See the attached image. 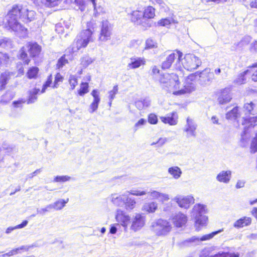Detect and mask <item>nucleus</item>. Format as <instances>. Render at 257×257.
Listing matches in <instances>:
<instances>
[{
    "mask_svg": "<svg viewBox=\"0 0 257 257\" xmlns=\"http://www.w3.org/2000/svg\"><path fill=\"white\" fill-rule=\"evenodd\" d=\"M35 15L36 13L33 10L21 6L14 5L6 18L10 29L17 32L20 37H25L27 30L18 22V19L25 23H28L34 20Z\"/></svg>",
    "mask_w": 257,
    "mask_h": 257,
    "instance_id": "nucleus-1",
    "label": "nucleus"
},
{
    "mask_svg": "<svg viewBox=\"0 0 257 257\" xmlns=\"http://www.w3.org/2000/svg\"><path fill=\"white\" fill-rule=\"evenodd\" d=\"M87 29L82 31L77 37V40L74 42L71 47L68 49L69 52L74 53L77 52L81 48L86 47L89 43L94 41L92 29H93L94 23L90 21L87 23Z\"/></svg>",
    "mask_w": 257,
    "mask_h": 257,
    "instance_id": "nucleus-2",
    "label": "nucleus"
},
{
    "mask_svg": "<svg viewBox=\"0 0 257 257\" xmlns=\"http://www.w3.org/2000/svg\"><path fill=\"white\" fill-rule=\"evenodd\" d=\"M182 73L169 74L161 75L158 79L161 87L166 91L177 95L178 89L180 88L179 76L181 77Z\"/></svg>",
    "mask_w": 257,
    "mask_h": 257,
    "instance_id": "nucleus-3",
    "label": "nucleus"
},
{
    "mask_svg": "<svg viewBox=\"0 0 257 257\" xmlns=\"http://www.w3.org/2000/svg\"><path fill=\"white\" fill-rule=\"evenodd\" d=\"M205 213V206L201 204H197L194 205L192 216L195 218V226L197 231H199L201 228L207 224V217L203 215Z\"/></svg>",
    "mask_w": 257,
    "mask_h": 257,
    "instance_id": "nucleus-4",
    "label": "nucleus"
},
{
    "mask_svg": "<svg viewBox=\"0 0 257 257\" xmlns=\"http://www.w3.org/2000/svg\"><path fill=\"white\" fill-rule=\"evenodd\" d=\"M171 229L170 223L166 220L162 219L153 222L151 225V230L157 236H165Z\"/></svg>",
    "mask_w": 257,
    "mask_h": 257,
    "instance_id": "nucleus-5",
    "label": "nucleus"
},
{
    "mask_svg": "<svg viewBox=\"0 0 257 257\" xmlns=\"http://www.w3.org/2000/svg\"><path fill=\"white\" fill-rule=\"evenodd\" d=\"M182 69L184 68L190 71H194L202 64L201 60L193 54H187L183 58H181Z\"/></svg>",
    "mask_w": 257,
    "mask_h": 257,
    "instance_id": "nucleus-6",
    "label": "nucleus"
},
{
    "mask_svg": "<svg viewBox=\"0 0 257 257\" xmlns=\"http://www.w3.org/2000/svg\"><path fill=\"white\" fill-rule=\"evenodd\" d=\"M183 54L179 51H176L169 54L165 61L162 64V67L163 69L169 68L172 65L173 62L176 60L174 65L175 69L178 70L179 73H182V67L181 64V58L182 57Z\"/></svg>",
    "mask_w": 257,
    "mask_h": 257,
    "instance_id": "nucleus-7",
    "label": "nucleus"
},
{
    "mask_svg": "<svg viewBox=\"0 0 257 257\" xmlns=\"http://www.w3.org/2000/svg\"><path fill=\"white\" fill-rule=\"evenodd\" d=\"M197 73H192L188 76L185 79L184 85L178 89L177 95L190 93L195 90V81L197 79Z\"/></svg>",
    "mask_w": 257,
    "mask_h": 257,
    "instance_id": "nucleus-8",
    "label": "nucleus"
},
{
    "mask_svg": "<svg viewBox=\"0 0 257 257\" xmlns=\"http://www.w3.org/2000/svg\"><path fill=\"white\" fill-rule=\"evenodd\" d=\"M112 27L107 20L101 22V30L98 37L100 41L105 42L109 40L112 34Z\"/></svg>",
    "mask_w": 257,
    "mask_h": 257,
    "instance_id": "nucleus-9",
    "label": "nucleus"
},
{
    "mask_svg": "<svg viewBox=\"0 0 257 257\" xmlns=\"http://www.w3.org/2000/svg\"><path fill=\"white\" fill-rule=\"evenodd\" d=\"M197 127V125L193 119L190 117L187 118L186 123L183 128V132L186 133L187 138L196 137Z\"/></svg>",
    "mask_w": 257,
    "mask_h": 257,
    "instance_id": "nucleus-10",
    "label": "nucleus"
},
{
    "mask_svg": "<svg viewBox=\"0 0 257 257\" xmlns=\"http://www.w3.org/2000/svg\"><path fill=\"white\" fill-rule=\"evenodd\" d=\"M223 229H219L217 231H213L211 233L205 234L201 236H194L185 241L186 243H194L195 244H199L202 241H208L212 239L214 236L217 234L222 232Z\"/></svg>",
    "mask_w": 257,
    "mask_h": 257,
    "instance_id": "nucleus-11",
    "label": "nucleus"
},
{
    "mask_svg": "<svg viewBox=\"0 0 257 257\" xmlns=\"http://www.w3.org/2000/svg\"><path fill=\"white\" fill-rule=\"evenodd\" d=\"M131 20L135 24L142 26L144 28L150 27L151 26V21L145 22L143 13L140 11H134L132 12Z\"/></svg>",
    "mask_w": 257,
    "mask_h": 257,
    "instance_id": "nucleus-12",
    "label": "nucleus"
},
{
    "mask_svg": "<svg viewBox=\"0 0 257 257\" xmlns=\"http://www.w3.org/2000/svg\"><path fill=\"white\" fill-rule=\"evenodd\" d=\"M116 221L124 227V230L127 228L130 222L131 218L124 211L120 209H117L115 214Z\"/></svg>",
    "mask_w": 257,
    "mask_h": 257,
    "instance_id": "nucleus-13",
    "label": "nucleus"
},
{
    "mask_svg": "<svg viewBox=\"0 0 257 257\" xmlns=\"http://www.w3.org/2000/svg\"><path fill=\"white\" fill-rule=\"evenodd\" d=\"M173 200L175 201L180 207L185 209L188 208L191 204L194 203V199L191 195L177 196L173 198Z\"/></svg>",
    "mask_w": 257,
    "mask_h": 257,
    "instance_id": "nucleus-14",
    "label": "nucleus"
},
{
    "mask_svg": "<svg viewBox=\"0 0 257 257\" xmlns=\"http://www.w3.org/2000/svg\"><path fill=\"white\" fill-rule=\"evenodd\" d=\"M199 76V83L202 86L209 85L213 78V74L209 68H206L199 73H196Z\"/></svg>",
    "mask_w": 257,
    "mask_h": 257,
    "instance_id": "nucleus-15",
    "label": "nucleus"
},
{
    "mask_svg": "<svg viewBox=\"0 0 257 257\" xmlns=\"http://www.w3.org/2000/svg\"><path fill=\"white\" fill-rule=\"evenodd\" d=\"M126 194H128L126 191L121 194L113 193L109 196L108 199L113 205L118 207H122L124 204V199L126 196Z\"/></svg>",
    "mask_w": 257,
    "mask_h": 257,
    "instance_id": "nucleus-16",
    "label": "nucleus"
},
{
    "mask_svg": "<svg viewBox=\"0 0 257 257\" xmlns=\"http://www.w3.org/2000/svg\"><path fill=\"white\" fill-rule=\"evenodd\" d=\"M91 95L93 97V101L90 103L88 111L90 113H93L96 111L98 107V105L100 102V97L99 96V92L97 89H94L91 92Z\"/></svg>",
    "mask_w": 257,
    "mask_h": 257,
    "instance_id": "nucleus-17",
    "label": "nucleus"
},
{
    "mask_svg": "<svg viewBox=\"0 0 257 257\" xmlns=\"http://www.w3.org/2000/svg\"><path fill=\"white\" fill-rule=\"evenodd\" d=\"M145 223V216L140 213H137L133 220L131 228L135 231H137L144 226Z\"/></svg>",
    "mask_w": 257,
    "mask_h": 257,
    "instance_id": "nucleus-18",
    "label": "nucleus"
},
{
    "mask_svg": "<svg viewBox=\"0 0 257 257\" xmlns=\"http://www.w3.org/2000/svg\"><path fill=\"white\" fill-rule=\"evenodd\" d=\"M187 221L186 215L179 212L175 214L172 217V222L177 227H181L185 225Z\"/></svg>",
    "mask_w": 257,
    "mask_h": 257,
    "instance_id": "nucleus-19",
    "label": "nucleus"
},
{
    "mask_svg": "<svg viewBox=\"0 0 257 257\" xmlns=\"http://www.w3.org/2000/svg\"><path fill=\"white\" fill-rule=\"evenodd\" d=\"M145 64L146 59L144 57H132L127 67L129 69H135L145 65Z\"/></svg>",
    "mask_w": 257,
    "mask_h": 257,
    "instance_id": "nucleus-20",
    "label": "nucleus"
},
{
    "mask_svg": "<svg viewBox=\"0 0 257 257\" xmlns=\"http://www.w3.org/2000/svg\"><path fill=\"white\" fill-rule=\"evenodd\" d=\"M231 95L229 88H225L222 90L218 97V101L219 104H223L230 101Z\"/></svg>",
    "mask_w": 257,
    "mask_h": 257,
    "instance_id": "nucleus-21",
    "label": "nucleus"
},
{
    "mask_svg": "<svg viewBox=\"0 0 257 257\" xmlns=\"http://www.w3.org/2000/svg\"><path fill=\"white\" fill-rule=\"evenodd\" d=\"M178 116L176 112H173L168 114L166 116L161 117V120L165 123H168L171 125H176L178 123Z\"/></svg>",
    "mask_w": 257,
    "mask_h": 257,
    "instance_id": "nucleus-22",
    "label": "nucleus"
},
{
    "mask_svg": "<svg viewBox=\"0 0 257 257\" xmlns=\"http://www.w3.org/2000/svg\"><path fill=\"white\" fill-rule=\"evenodd\" d=\"M231 178V171L230 170L221 171L216 176V180L221 183L227 184Z\"/></svg>",
    "mask_w": 257,
    "mask_h": 257,
    "instance_id": "nucleus-23",
    "label": "nucleus"
},
{
    "mask_svg": "<svg viewBox=\"0 0 257 257\" xmlns=\"http://www.w3.org/2000/svg\"><path fill=\"white\" fill-rule=\"evenodd\" d=\"M126 195V196L124 199L123 206L126 210L131 211L136 207L137 202L135 198L130 197L129 194Z\"/></svg>",
    "mask_w": 257,
    "mask_h": 257,
    "instance_id": "nucleus-24",
    "label": "nucleus"
},
{
    "mask_svg": "<svg viewBox=\"0 0 257 257\" xmlns=\"http://www.w3.org/2000/svg\"><path fill=\"white\" fill-rule=\"evenodd\" d=\"M30 55L33 57L37 56L41 51V47L36 43H30L27 46Z\"/></svg>",
    "mask_w": 257,
    "mask_h": 257,
    "instance_id": "nucleus-25",
    "label": "nucleus"
},
{
    "mask_svg": "<svg viewBox=\"0 0 257 257\" xmlns=\"http://www.w3.org/2000/svg\"><path fill=\"white\" fill-rule=\"evenodd\" d=\"M251 219L249 217H243L236 220L233 224V226L235 228H242L248 226L251 224Z\"/></svg>",
    "mask_w": 257,
    "mask_h": 257,
    "instance_id": "nucleus-26",
    "label": "nucleus"
},
{
    "mask_svg": "<svg viewBox=\"0 0 257 257\" xmlns=\"http://www.w3.org/2000/svg\"><path fill=\"white\" fill-rule=\"evenodd\" d=\"M158 203L154 201L145 203L143 207L142 210L148 213H154L158 209Z\"/></svg>",
    "mask_w": 257,
    "mask_h": 257,
    "instance_id": "nucleus-27",
    "label": "nucleus"
},
{
    "mask_svg": "<svg viewBox=\"0 0 257 257\" xmlns=\"http://www.w3.org/2000/svg\"><path fill=\"white\" fill-rule=\"evenodd\" d=\"M168 173L175 179H179L182 174L181 169L178 166H173L168 168Z\"/></svg>",
    "mask_w": 257,
    "mask_h": 257,
    "instance_id": "nucleus-28",
    "label": "nucleus"
},
{
    "mask_svg": "<svg viewBox=\"0 0 257 257\" xmlns=\"http://www.w3.org/2000/svg\"><path fill=\"white\" fill-rule=\"evenodd\" d=\"M241 123L242 125H245L246 127H253L257 125V116L250 117L248 118H242Z\"/></svg>",
    "mask_w": 257,
    "mask_h": 257,
    "instance_id": "nucleus-29",
    "label": "nucleus"
},
{
    "mask_svg": "<svg viewBox=\"0 0 257 257\" xmlns=\"http://www.w3.org/2000/svg\"><path fill=\"white\" fill-rule=\"evenodd\" d=\"M143 13L145 22L150 21L148 19H152L155 16V9L152 7H148Z\"/></svg>",
    "mask_w": 257,
    "mask_h": 257,
    "instance_id": "nucleus-30",
    "label": "nucleus"
},
{
    "mask_svg": "<svg viewBox=\"0 0 257 257\" xmlns=\"http://www.w3.org/2000/svg\"><path fill=\"white\" fill-rule=\"evenodd\" d=\"M151 101L148 99L139 100L135 102L136 107L139 110H142L149 107Z\"/></svg>",
    "mask_w": 257,
    "mask_h": 257,
    "instance_id": "nucleus-31",
    "label": "nucleus"
},
{
    "mask_svg": "<svg viewBox=\"0 0 257 257\" xmlns=\"http://www.w3.org/2000/svg\"><path fill=\"white\" fill-rule=\"evenodd\" d=\"M40 91L39 89L34 88L29 92V97L27 100V103L30 104L35 102L37 99V95Z\"/></svg>",
    "mask_w": 257,
    "mask_h": 257,
    "instance_id": "nucleus-32",
    "label": "nucleus"
},
{
    "mask_svg": "<svg viewBox=\"0 0 257 257\" xmlns=\"http://www.w3.org/2000/svg\"><path fill=\"white\" fill-rule=\"evenodd\" d=\"M68 198L66 200L60 199L55 201L54 203L51 204L53 209L56 210H59L62 209L68 202Z\"/></svg>",
    "mask_w": 257,
    "mask_h": 257,
    "instance_id": "nucleus-33",
    "label": "nucleus"
},
{
    "mask_svg": "<svg viewBox=\"0 0 257 257\" xmlns=\"http://www.w3.org/2000/svg\"><path fill=\"white\" fill-rule=\"evenodd\" d=\"M239 115L238 107H234L226 114V118L230 120L236 119Z\"/></svg>",
    "mask_w": 257,
    "mask_h": 257,
    "instance_id": "nucleus-34",
    "label": "nucleus"
},
{
    "mask_svg": "<svg viewBox=\"0 0 257 257\" xmlns=\"http://www.w3.org/2000/svg\"><path fill=\"white\" fill-rule=\"evenodd\" d=\"M249 73V70H246L243 71V72L240 73L237 78L234 80V83L240 85L243 83H244L245 82V76L248 74Z\"/></svg>",
    "mask_w": 257,
    "mask_h": 257,
    "instance_id": "nucleus-35",
    "label": "nucleus"
},
{
    "mask_svg": "<svg viewBox=\"0 0 257 257\" xmlns=\"http://www.w3.org/2000/svg\"><path fill=\"white\" fill-rule=\"evenodd\" d=\"M254 106V102H250V103H246L244 105V108L247 112L255 114L257 113V108H255Z\"/></svg>",
    "mask_w": 257,
    "mask_h": 257,
    "instance_id": "nucleus-36",
    "label": "nucleus"
},
{
    "mask_svg": "<svg viewBox=\"0 0 257 257\" xmlns=\"http://www.w3.org/2000/svg\"><path fill=\"white\" fill-rule=\"evenodd\" d=\"M62 0H42V3L48 7H54L59 5Z\"/></svg>",
    "mask_w": 257,
    "mask_h": 257,
    "instance_id": "nucleus-37",
    "label": "nucleus"
},
{
    "mask_svg": "<svg viewBox=\"0 0 257 257\" xmlns=\"http://www.w3.org/2000/svg\"><path fill=\"white\" fill-rule=\"evenodd\" d=\"M9 79V74L7 72L3 73L0 77V89L2 90L5 88Z\"/></svg>",
    "mask_w": 257,
    "mask_h": 257,
    "instance_id": "nucleus-38",
    "label": "nucleus"
},
{
    "mask_svg": "<svg viewBox=\"0 0 257 257\" xmlns=\"http://www.w3.org/2000/svg\"><path fill=\"white\" fill-rule=\"evenodd\" d=\"M88 83L82 82L80 84V89L78 90V93L80 96H83L88 92Z\"/></svg>",
    "mask_w": 257,
    "mask_h": 257,
    "instance_id": "nucleus-39",
    "label": "nucleus"
},
{
    "mask_svg": "<svg viewBox=\"0 0 257 257\" xmlns=\"http://www.w3.org/2000/svg\"><path fill=\"white\" fill-rule=\"evenodd\" d=\"M118 90L117 85H115L113 86L112 90L108 92L109 105L110 106L111 105L112 100L115 98V95L118 93Z\"/></svg>",
    "mask_w": 257,
    "mask_h": 257,
    "instance_id": "nucleus-40",
    "label": "nucleus"
},
{
    "mask_svg": "<svg viewBox=\"0 0 257 257\" xmlns=\"http://www.w3.org/2000/svg\"><path fill=\"white\" fill-rule=\"evenodd\" d=\"M28 223V221L27 220H24L20 224L17 225L14 227H8L6 230V233L7 234H9L10 233H11L12 231L14 230L15 229L23 228L25 227V226H26L27 225Z\"/></svg>",
    "mask_w": 257,
    "mask_h": 257,
    "instance_id": "nucleus-41",
    "label": "nucleus"
},
{
    "mask_svg": "<svg viewBox=\"0 0 257 257\" xmlns=\"http://www.w3.org/2000/svg\"><path fill=\"white\" fill-rule=\"evenodd\" d=\"M39 71L38 68L36 67H32L30 68L27 73V77L29 79L35 78L36 77Z\"/></svg>",
    "mask_w": 257,
    "mask_h": 257,
    "instance_id": "nucleus-42",
    "label": "nucleus"
},
{
    "mask_svg": "<svg viewBox=\"0 0 257 257\" xmlns=\"http://www.w3.org/2000/svg\"><path fill=\"white\" fill-rule=\"evenodd\" d=\"M26 49L25 47H23L20 51V58L24 61V63L25 64H29L30 60L29 59L27 54L26 52Z\"/></svg>",
    "mask_w": 257,
    "mask_h": 257,
    "instance_id": "nucleus-43",
    "label": "nucleus"
},
{
    "mask_svg": "<svg viewBox=\"0 0 257 257\" xmlns=\"http://www.w3.org/2000/svg\"><path fill=\"white\" fill-rule=\"evenodd\" d=\"M248 74H251V79L254 82L257 81V63L253 65L251 68L248 70Z\"/></svg>",
    "mask_w": 257,
    "mask_h": 257,
    "instance_id": "nucleus-44",
    "label": "nucleus"
},
{
    "mask_svg": "<svg viewBox=\"0 0 257 257\" xmlns=\"http://www.w3.org/2000/svg\"><path fill=\"white\" fill-rule=\"evenodd\" d=\"M248 74H251V79L254 82L257 81V63L253 65L251 68L248 70Z\"/></svg>",
    "mask_w": 257,
    "mask_h": 257,
    "instance_id": "nucleus-45",
    "label": "nucleus"
},
{
    "mask_svg": "<svg viewBox=\"0 0 257 257\" xmlns=\"http://www.w3.org/2000/svg\"><path fill=\"white\" fill-rule=\"evenodd\" d=\"M126 192L128 193V194L140 196L146 195L147 193L146 191L144 190H141L138 189H132L129 191H126Z\"/></svg>",
    "mask_w": 257,
    "mask_h": 257,
    "instance_id": "nucleus-46",
    "label": "nucleus"
},
{
    "mask_svg": "<svg viewBox=\"0 0 257 257\" xmlns=\"http://www.w3.org/2000/svg\"><path fill=\"white\" fill-rule=\"evenodd\" d=\"M93 61L94 59L88 56H85L81 59V63L84 67H86Z\"/></svg>",
    "mask_w": 257,
    "mask_h": 257,
    "instance_id": "nucleus-47",
    "label": "nucleus"
},
{
    "mask_svg": "<svg viewBox=\"0 0 257 257\" xmlns=\"http://www.w3.org/2000/svg\"><path fill=\"white\" fill-rule=\"evenodd\" d=\"M70 89L73 90L78 84L77 77L75 75H70L69 78Z\"/></svg>",
    "mask_w": 257,
    "mask_h": 257,
    "instance_id": "nucleus-48",
    "label": "nucleus"
},
{
    "mask_svg": "<svg viewBox=\"0 0 257 257\" xmlns=\"http://www.w3.org/2000/svg\"><path fill=\"white\" fill-rule=\"evenodd\" d=\"M71 177L70 176H57L54 179V181L55 182H65L70 180Z\"/></svg>",
    "mask_w": 257,
    "mask_h": 257,
    "instance_id": "nucleus-49",
    "label": "nucleus"
},
{
    "mask_svg": "<svg viewBox=\"0 0 257 257\" xmlns=\"http://www.w3.org/2000/svg\"><path fill=\"white\" fill-rule=\"evenodd\" d=\"M157 47V44L152 39H148L146 41L145 49H150Z\"/></svg>",
    "mask_w": 257,
    "mask_h": 257,
    "instance_id": "nucleus-50",
    "label": "nucleus"
},
{
    "mask_svg": "<svg viewBox=\"0 0 257 257\" xmlns=\"http://www.w3.org/2000/svg\"><path fill=\"white\" fill-rule=\"evenodd\" d=\"M74 4L77 7V10H80L81 12L84 11L85 9V5L84 0H75Z\"/></svg>",
    "mask_w": 257,
    "mask_h": 257,
    "instance_id": "nucleus-51",
    "label": "nucleus"
},
{
    "mask_svg": "<svg viewBox=\"0 0 257 257\" xmlns=\"http://www.w3.org/2000/svg\"><path fill=\"white\" fill-rule=\"evenodd\" d=\"M63 80V77L59 73H58L55 75V80L54 83L53 88H57L59 85L60 82H62Z\"/></svg>",
    "mask_w": 257,
    "mask_h": 257,
    "instance_id": "nucleus-52",
    "label": "nucleus"
},
{
    "mask_svg": "<svg viewBox=\"0 0 257 257\" xmlns=\"http://www.w3.org/2000/svg\"><path fill=\"white\" fill-rule=\"evenodd\" d=\"M52 209H53L52 204H50L47 205L44 208H41L39 209H38L37 211L38 214H40L41 215H44L45 214L46 212H49V211H51V210H52Z\"/></svg>",
    "mask_w": 257,
    "mask_h": 257,
    "instance_id": "nucleus-53",
    "label": "nucleus"
},
{
    "mask_svg": "<svg viewBox=\"0 0 257 257\" xmlns=\"http://www.w3.org/2000/svg\"><path fill=\"white\" fill-rule=\"evenodd\" d=\"M209 257H238V254L222 252L216 254L214 255H211Z\"/></svg>",
    "mask_w": 257,
    "mask_h": 257,
    "instance_id": "nucleus-54",
    "label": "nucleus"
},
{
    "mask_svg": "<svg viewBox=\"0 0 257 257\" xmlns=\"http://www.w3.org/2000/svg\"><path fill=\"white\" fill-rule=\"evenodd\" d=\"M67 63L68 60L65 59V55H64L58 60L57 64V67L59 69L61 68Z\"/></svg>",
    "mask_w": 257,
    "mask_h": 257,
    "instance_id": "nucleus-55",
    "label": "nucleus"
},
{
    "mask_svg": "<svg viewBox=\"0 0 257 257\" xmlns=\"http://www.w3.org/2000/svg\"><path fill=\"white\" fill-rule=\"evenodd\" d=\"M94 11V16L97 17L98 15L100 14H104L105 13L104 9L101 6H96V4L93 6Z\"/></svg>",
    "mask_w": 257,
    "mask_h": 257,
    "instance_id": "nucleus-56",
    "label": "nucleus"
},
{
    "mask_svg": "<svg viewBox=\"0 0 257 257\" xmlns=\"http://www.w3.org/2000/svg\"><path fill=\"white\" fill-rule=\"evenodd\" d=\"M167 141L168 140L166 138H161L157 142L152 143L151 145L154 146L155 145H158V147H161L164 145Z\"/></svg>",
    "mask_w": 257,
    "mask_h": 257,
    "instance_id": "nucleus-57",
    "label": "nucleus"
},
{
    "mask_svg": "<svg viewBox=\"0 0 257 257\" xmlns=\"http://www.w3.org/2000/svg\"><path fill=\"white\" fill-rule=\"evenodd\" d=\"M52 75H50L48 77V78L47 81H46V82L45 83V84L43 86V88L41 90L42 93H44L45 92V90L47 89V88L50 86V84L52 83Z\"/></svg>",
    "mask_w": 257,
    "mask_h": 257,
    "instance_id": "nucleus-58",
    "label": "nucleus"
},
{
    "mask_svg": "<svg viewBox=\"0 0 257 257\" xmlns=\"http://www.w3.org/2000/svg\"><path fill=\"white\" fill-rule=\"evenodd\" d=\"M171 22L172 20L166 18L160 20L158 22V24L161 26L168 27L169 25L171 24Z\"/></svg>",
    "mask_w": 257,
    "mask_h": 257,
    "instance_id": "nucleus-59",
    "label": "nucleus"
},
{
    "mask_svg": "<svg viewBox=\"0 0 257 257\" xmlns=\"http://www.w3.org/2000/svg\"><path fill=\"white\" fill-rule=\"evenodd\" d=\"M147 122V121L144 118L140 119L134 125V130L137 131L138 129L143 125H145Z\"/></svg>",
    "mask_w": 257,
    "mask_h": 257,
    "instance_id": "nucleus-60",
    "label": "nucleus"
},
{
    "mask_svg": "<svg viewBox=\"0 0 257 257\" xmlns=\"http://www.w3.org/2000/svg\"><path fill=\"white\" fill-rule=\"evenodd\" d=\"M160 192L155 191V190H151L148 192V194L153 199H159V196L160 195Z\"/></svg>",
    "mask_w": 257,
    "mask_h": 257,
    "instance_id": "nucleus-61",
    "label": "nucleus"
},
{
    "mask_svg": "<svg viewBox=\"0 0 257 257\" xmlns=\"http://www.w3.org/2000/svg\"><path fill=\"white\" fill-rule=\"evenodd\" d=\"M9 57L6 53L0 52V65L3 63H7Z\"/></svg>",
    "mask_w": 257,
    "mask_h": 257,
    "instance_id": "nucleus-62",
    "label": "nucleus"
},
{
    "mask_svg": "<svg viewBox=\"0 0 257 257\" xmlns=\"http://www.w3.org/2000/svg\"><path fill=\"white\" fill-rule=\"evenodd\" d=\"M148 121L151 124H156L158 122L157 116L154 114H150L149 115Z\"/></svg>",
    "mask_w": 257,
    "mask_h": 257,
    "instance_id": "nucleus-63",
    "label": "nucleus"
},
{
    "mask_svg": "<svg viewBox=\"0 0 257 257\" xmlns=\"http://www.w3.org/2000/svg\"><path fill=\"white\" fill-rule=\"evenodd\" d=\"M13 98V94L10 92H7L3 96L2 101L4 102H8Z\"/></svg>",
    "mask_w": 257,
    "mask_h": 257,
    "instance_id": "nucleus-64",
    "label": "nucleus"
}]
</instances>
